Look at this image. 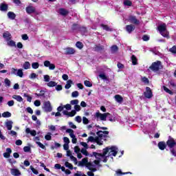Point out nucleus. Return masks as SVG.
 Instances as JSON below:
<instances>
[{
  "instance_id": "nucleus-27",
  "label": "nucleus",
  "mask_w": 176,
  "mask_h": 176,
  "mask_svg": "<svg viewBox=\"0 0 176 176\" xmlns=\"http://www.w3.org/2000/svg\"><path fill=\"white\" fill-rule=\"evenodd\" d=\"M8 19H10V20H14V19H16V14H14L13 12H8Z\"/></svg>"
},
{
  "instance_id": "nucleus-44",
  "label": "nucleus",
  "mask_w": 176,
  "mask_h": 176,
  "mask_svg": "<svg viewBox=\"0 0 176 176\" xmlns=\"http://www.w3.org/2000/svg\"><path fill=\"white\" fill-rule=\"evenodd\" d=\"M107 118L110 122H115V116H112L111 113H109Z\"/></svg>"
},
{
  "instance_id": "nucleus-4",
  "label": "nucleus",
  "mask_w": 176,
  "mask_h": 176,
  "mask_svg": "<svg viewBox=\"0 0 176 176\" xmlns=\"http://www.w3.org/2000/svg\"><path fill=\"white\" fill-rule=\"evenodd\" d=\"M85 165H86V167H87L88 170H91L92 173H96V171H97V168L90 167L92 165L91 163L89 162V160L87 158H83L82 161L78 162L79 166H83Z\"/></svg>"
},
{
  "instance_id": "nucleus-37",
  "label": "nucleus",
  "mask_w": 176,
  "mask_h": 176,
  "mask_svg": "<svg viewBox=\"0 0 176 176\" xmlns=\"http://www.w3.org/2000/svg\"><path fill=\"white\" fill-rule=\"evenodd\" d=\"M101 138H100V137H96L94 138V142H96L98 144V145H102V143L100 142L101 141Z\"/></svg>"
},
{
  "instance_id": "nucleus-58",
  "label": "nucleus",
  "mask_w": 176,
  "mask_h": 176,
  "mask_svg": "<svg viewBox=\"0 0 176 176\" xmlns=\"http://www.w3.org/2000/svg\"><path fill=\"white\" fill-rule=\"evenodd\" d=\"M17 71H18L17 69H15V68L12 67L11 69V75H17Z\"/></svg>"
},
{
  "instance_id": "nucleus-30",
  "label": "nucleus",
  "mask_w": 176,
  "mask_h": 176,
  "mask_svg": "<svg viewBox=\"0 0 176 176\" xmlns=\"http://www.w3.org/2000/svg\"><path fill=\"white\" fill-rule=\"evenodd\" d=\"M80 25L77 23H73L72 25V31H79V27Z\"/></svg>"
},
{
  "instance_id": "nucleus-64",
  "label": "nucleus",
  "mask_w": 176,
  "mask_h": 176,
  "mask_svg": "<svg viewBox=\"0 0 176 176\" xmlns=\"http://www.w3.org/2000/svg\"><path fill=\"white\" fill-rule=\"evenodd\" d=\"M34 104L35 107H41V100H35Z\"/></svg>"
},
{
  "instance_id": "nucleus-26",
  "label": "nucleus",
  "mask_w": 176,
  "mask_h": 176,
  "mask_svg": "<svg viewBox=\"0 0 176 176\" xmlns=\"http://www.w3.org/2000/svg\"><path fill=\"white\" fill-rule=\"evenodd\" d=\"M78 32H81V34H86L87 32V28L85 26H79Z\"/></svg>"
},
{
  "instance_id": "nucleus-47",
  "label": "nucleus",
  "mask_w": 176,
  "mask_h": 176,
  "mask_svg": "<svg viewBox=\"0 0 176 176\" xmlns=\"http://www.w3.org/2000/svg\"><path fill=\"white\" fill-rule=\"evenodd\" d=\"M32 68L34 69H38L39 68V63H33L32 64Z\"/></svg>"
},
{
  "instance_id": "nucleus-8",
  "label": "nucleus",
  "mask_w": 176,
  "mask_h": 176,
  "mask_svg": "<svg viewBox=\"0 0 176 176\" xmlns=\"http://www.w3.org/2000/svg\"><path fill=\"white\" fill-rule=\"evenodd\" d=\"M108 115H109V113H101L99 111H98L95 113L94 116L95 118H97V119L100 118V120L105 121L107 120V118L108 117Z\"/></svg>"
},
{
  "instance_id": "nucleus-52",
  "label": "nucleus",
  "mask_w": 176,
  "mask_h": 176,
  "mask_svg": "<svg viewBox=\"0 0 176 176\" xmlns=\"http://www.w3.org/2000/svg\"><path fill=\"white\" fill-rule=\"evenodd\" d=\"M72 139V144H76L78 142V139H76V136L75 135H73V136H70Z\"/></svg>"
},
{
  "instance_id": "nucleus-39",
  "label": "nucleus",
  "mask_w": 176,
  "mask_h": 176,
  "mask_svg": "<svg viewBox=\"0 0 176 176\" xmlns=\"http://www.w3.org/2000/svg\"><path fill=\"white\" fill-rule=\"evenodd\" d=\"M2 116L3 118H10V116H12V113L9 111H5L2 113Z\"/></svg>"
},
{
  "instance_id": "nucleus-49",
  "label": "nucleus",
  "mask_w": 176,
  "mask_h": 176,
  "mask_svg": "<svg viewBox=\"0 0 176 176\" xmlns=\"http://www.w3.org/2000/svg\"><path fill=\"white\" fill-rule=\"evenodd\" d=\"M71 105H78L79 104V100L78 99H75L70 101Z\"/></svg>"
},
{
  "instance_id": "nucleus-42",
  "label": "nucleus",
  "mask_w": 176,
  "mask_h": 176,
  "mask_svg": "<svg viewBox=\"0 0 176 176\" xmlns=\"http://www.w3.org/2000/svg\"><path fill=\"white\" fill-rule=\"evenodd\" d=\"M45 139L47 141H52V133L49 132L47 135H45Z\"/></svg>"
},
{
  "instance_id": "nucleus-46",
  "label": "nucleus",
  "mask_w": 176,
  "mask_h": 176,
  "mask_svg": "<svg viewBox=\"0 0 176 176\" xmlns=\"http://www.w3.org/2000/svg\"><path fill=\"white\" fill-rule=\"evenodd\" d=\"M9 46H11V47H16V42L13 40H10L8 43Z\"/></svg>"
},
{
  "instance_id": "nucleus-22",
  "label": "nucleus",
  "mask_w": 176,
  "mask_h": 176,
  "mask_svg": "<svg viewBox=\"0 0 176 176\" xmlns=\"http://www.w3.org/2000/svg\"><path fill=\"white\" fill-rule=\"evenodd\" d=\"M59 13L60 14H61V16H67V14H68L69 12L65 10V8H60Z\"/></svg>"
},
{
  "instance_id": "nucleus-21",
  "label": "nucleus",
  "mask_w": 176,
  "mask_h": 176,
  "mask_svg": "<svg viewBox=\"0 0 176 176\" xmlns=\"http://www.w3.org/2000/svg\"><path fill=\"white\" fill-rule=\"evenodd\" d=\"M6 126L7 127L8 130H12V128L13 127V121L9 120L7 121L6 123Z\"/></svg>"
},
{
  "instance_id": "nucleus-55",
  "label": "nucleus",
  "mask_w": 176,
  "mask_h": 176,
  "mask_svg": "<svg viewBox=\"0 0 176 176\" xmlns=\"http://www.w3.org/2000/svg\"><path fill=\"white\" fill-rule=\"evenodd\" d=\"M23 151L26 153L31 152V147L30 146H25L23 147Z\"/></svg>"
},
{
  "instance_id": "nucleus-57",
  "label": "nucleus",
  "mask_w": 176,
  "mask_h": 176,
  "mask_svg": "<svg viewBox=\"0 0 176 176\" xmlns=\"http://www.w3.org/2000/svg\"><path fill=\"white\" fill-rule=\"evenodd\" d=\"M64 108H65V109H67L66 111H71V109H72V106H71L70 104H67L63 106Z\"/></svg>"
},
{
  "instance_id": "nucleus-10",
  "label": "nucleus",
  "mask_w": 176,
  "mask_h": 176,
  "mask_svg": "<svg viewBox=\"0 0 176 176\" xmlns=\"http://www.w3.org/2000/svg\"><path fill=\"white\" fill-rule=\"evenodd\" d=\"M144 96L146 98H152L153 97V92H152L151 87H146V91L144 92Z\"/></svg>"
},
{
  "instance_id": "nucleus-35",
  "label": "nucleus",
  "mask_w": 176,
  "mask_h": 176,
  "mask_svg": "<svg viewBox=\"0 0 176 176\" xmlns=\"http://www.w3.org/2000/svg\"><path fill=\"white\" fill-rule=\"evenodd\" d=\"M111 50L112 53H116V52H118V50H119V47H118V45H114L111 46Z\"/></svg>"
},
{
  "instance_id": "nucleus-24",
  "label": "nucleus",
  "mask_w": 176,
  "mask_h": 176,
  "mask_svg": "<svg viewBox=\"0 0 176 176\" xmlns=\"http://www.w3.org/2000/svg\"><path fill=\"white\" fill-rule=\"evenodd\" d=\"M72 85H74V81H72V80H67V83L65 85V89H71Z\"/></svg>"
},
{
  "instance_id": "nucleus-6",
  "label": "nucleus",
  "mask_w": 176,
  "mask_h": 176,
  "mask_svg": "<svg viewBox=\"0 0 176 176\" xmlns=\"http://www.w3.org/2000/svg\"><path fill=\"white\" fill-rule=\"evenodd\" d=\"M162 67V62L160 60H157L153 62L149 67V69L152 70L153 72H156L160 69Z\"/></svg>"
},
{
  "instance_id": "nucleus-45",
  "label": "nucleus",
  "mask_w": 176,
  "mask_h": 176,
  "mask_svg": "<svg viewBox=\"0 0 176 176\" xmlns=\"http://www.w3.org/2000/svg\"><path fill=\"white\" fill-rule=\"evenodd\" d=\"M66 133H68L70 135V137H74V135H75V134H74V130L71 129H67L66 130Z\"/></svg>"
},
{
  "instance_id": "nucleus-25",
  "label": "nucleus",
  "mask_w": 176,
  "mask_h": 176,
  "mask_svg": "<svg viewBox=\"0 0 176 176\" xmlns=\"http://www.w3.org/2000/svg\"><path fill=\"white\" fill-rule=\"evenodd\" d=\"M114 98L116 101H117V102H119L120 104H122V102H123V97H122V96L116 95Z\"/></svg>"
},
{
  "instance_id": "nucleus-31",
  "label": "nucleus",
  "mask_w": 176,
  "mask_h": 176,
  "mask_svg": "<svg viewBox=\"0 0 176 176\" xmlns=\"http://www.w3.org/2000/svg\"><path fill=\"white\" fill-rule=\"evenodd\" d=\"M16 76H19V78H23V76H24V72H23V69H19L17 70Z\"/></svg>"
},
{
  "instance_id": "nucleus-20",
  "label": "nucleus",
  "mask_w": 176,
  "mask_h": 176,
  "mask_svg": "<svg viewBox=\"0 0 176 176\" xmlns=\"http://www.w3.org/2000/svg\"><path fill=\"white\" fill-rule=\"evenodd\" d=\"M131 60L132 61L133 65H138V59L137 58V56L135 55H132L131 57Z\"/></svg>"
},
{
  "instance_id": "nucleus-56",
  "label": "nucleus",
  "mask_w": 176,
  "mask_h": 176,
  "mask_svg": "<svg viewBox=\"0 0 176 176\" xmlns=\"http://www.w3.org/2000/svg\"><path fill=\"white\" fill-rule=\"evenodd\" d=\"M100 27H102L104 31H109V26H108V25L101 24Z\"/></svg>"
},
{
  "instance_id": "nucleus-12",
  "label": "nucleus",
  "mask_w": 176,
  "mask_h": 176,
  "mask_svg": "<svg viewBox=\"0 0 176 176\" xmlns=\"http://www.w3.org/2000/svg\"><path fill=\"white\" fill-rule=\"evenodd\" d=\"M28 14H32V13H36V9L32 6H28L25 8Z\"/></svg>"
},
{
  "instance_id": "nucleus-19",
  "label": "nucleus",
  "mask_w": 176,
  "mask_h": 176,
  "mask_svg": "<svg viewBox=\"0 0 176 176\" xmlns=\"http://www.w3.org/2000/svg\"><path fill=\"white\" fill-rule=\"evenodd\" d=\"M25 133L26 134H30L32 137H35V135H36V131L35 130L31 131L30 128H26Z\"/></svg>"
},
{
  "instance_id": "nucleus-13",
  "label": "nucleus",
  "mask_w": 176,
  "mask_h": 176,
  "mask_svg": "<svg viewBox=\"0 0 176 176\" xmlns=\"http://www.w3.org/2000/svg\"><path fill=\"white\" fill-rule=\"evenodd\" d=\"M158 148L160 151H164L167 148V142L164 141L160 142L158 143Z\"/></svg>"
},
{
  "instance_id": "nucleus-2",
  "label": "nucleus",
  "mask_w": 176,
  "mask_h": 176,
  "mask_svg": "<svg viewBox=\"0 0 176 176\" xmlns=\"http://www.w3.org/2000/svg\"><path fill=\"white\" fill-rule=\"evenodd\" d=\"M166 146L169 148L170 152L173 156L176 157V141L174 140V138L168 136V140L166 141Z\"/></svg>"
},
{
  "instance_id": "nucleus-7",
  "label": "nucleus",
  "mask_w": 176,
  "mask_h": 176,
  "mask_svg": "<svg viewBox=\"0 0 176 176\" xmlns=\"http://www.w3.org/2000/svg\"><path fill=\"white\" fill-rule=\"evenodd\" d=\"M43 109L47 113L53 111V107H52V104L50 103V101H46L43 103Z\"/></svg>"
},
{
  "instance_id": "nucleus-15",
  "label": "nucleus",
  "mask_w": 176,
  "mask_h": 176,
  "mask_svg": "<svg viewBox=\"0 0 176 176\" xmlns=\"http://www.w3.org/2000/svg\"><path fill=\"white\" fill-rule=\"evenodd\" d=\"M134 30H135V25L131 24V25H127L126 26V31H127V32L129 34H131V32H133V31H134Z\"/></svg>"
},
{
  "instance_id": "nucleus-48",
  "label": "nucleus",
  "mask_w": 176,
  "mask_h": 176,
  "mask_svg": "<svg viewBox=\"0 0 176 176\" xmlns=\"http://www.w3.org/2000/svg\"><path fill=\"white\" fill-rule=\"evenodd\" d=\"M36 144L39 146V148H41V149H46V146L43 145L41 142H36Z\"/></svg>"
},
{
  "instance_id": "nucleus-59",
  "label": "nucleus",
  "mask_w": 176,
  "mask_h": 176,
  "mask_svg": "<svg viewBox=\"0 0 176 176\" xmlns=\"http://www.w3.org/2000/svg\"><path fill=\"white\" fill-rule=\"evenodd\" d=\"M99 78H101V79H102L103 80H107V79H108L104 74H99Z\"/></svg>"
},
{
  "instance_id": "nucleus-61",
  "label": "nucleus",
  "mask_w": 176,
  "mask_h": 176,
  "mask_svg": "<svg viewBox=\"0 0 176 176\" xmlns=\"http://www.w3.org/2000/svg\"><path fill=\"white\" fill-rule=\"evenodd\" d=\"M164 90L168 94H171V95L173 94V93L171 91V90L168 89V88H167L166 87H164Z\"/></svg>"
},
{
  "instance_id": "nucleus-43",
  "label": "nucleus",
  "mask_w": 176,
  "mask_h": 176,
  "mask_svg": "<svg viewBox=\"0 0 176 176\" xmlns=\"http://www.w3.org/2000/svg\"><path fill=\"white\" fill-rule=\"evenodd\" d=\"M76 46L78 47V49H83V43H82L80 41H78L76 43Z\"/></svg>"
},
{
  "instance_id": "nucleus-17",
  "label": "nucleus",
  "mask_w": 176,
  "mask_h": 176,
  "mask_svg": "<svg viewBox=\"0 0 176 176\" xmlns=\"http://www.w3.org/2000/svg\"><path fill=\"white\" fill-rule=\"evenodd\" d=\"M3 38L9 41L10 39H12V34L9 32H6L3 34Z\"/></svg>"
},
{
  "instance_id": "nucleus-53",
  "label": "nucleus",
  "mask_w": 176,
  "mask_h": 176,
  "mask_svg": "<svg viewBox=\"0 0 176 176\" xmlns=\"http://www.w3.org/2000/svg\"><path fill=\"white\" fill-rule=\"evenodd\" d=\"M169 52H170V53H173V54H176V46L173 45V47L169 49Z\"/></svg>"
},
{
  "instance_id": "nucleus-29",
  "label": "nucleus",
  "mask_w": 176,
  "mask_h": 176,
  "mask_svg": "<svg viewBox=\"0 0 176 176\" xmlns=\"http://www.w3.org/2000/svg\"><path fill=\"white\" fill-rule=\"evenodd\" d=\"M116 174H117V175H126L127 174H131V172L123 173V172H122V170L118 169L116 171Z\"/></svg>"
},
{
  "instance_id": "nucleus-54",
  "label": "nucleus",
  "mask_w": 176,
  "mask_h": 176,
  "mask_svg": "<svg viewBox=\"0 0 176 176\" xmlns=\"http://www.w3.org/2000/svg\"><path fill=\"white\" fill-rule=\"evenodd\" d=\"M80 152L81 153H82V155H85V156H89V152H87V150H86V148H82Z\"/></svg>"
},
{
  "instance_id": "nucleus-5",
  "label": "nucleus",
  "mask_w": 176,
  "mask_h": 176,
  "mask_svg": "<svg viewBox=\"0 0 176 176\" xmlns=\"http://www.w3.org/2000/svg\"><path fill=\"white\" fill-rule=\"evenodd\" d=\"M74 109L75 110H72L71 112H68V111L65 110L63 111V115L68 116V118H74V116L76 115V112H79V111H80V106L79 104H76L74 106Z\"/></svg>"
},
{
  "instance_id": "nucleus-16",
  "label": "nucleus",
  "mask_w": 176,
  "mask_h": 176,
  "mask_svg": "<svg viewBox=\"0 0 176 176\" xmlns=\"http://www.w3.org/2000/svg\"><path fill=\"white\" fill-rule=\"evenodd\" d=\"M93 50L94 52H102L104 50V45H100V44L96 45Z\"/></svg>"
},
{
  "instance_id": "nucleus-34",
  "label": "nucleus",
  "mask_w": 176,
  "mask_h": 176,
  "mask_svg": "<svg viewBox=\"0 0 176 176\" xmlns=\"http://www.w3.org/2000/svg\"><path fill=\"white\" fill-rule=\"evenodd\" d=\"M47 86H48V87H54L57 86V82L54 81H50L48 83H47Z\"/></svg>"
},
{
  "instance_id": "nucleus-9",
  "label": "nucleus",
  "mask_w": 176,
  "mask_h": 176,
  "mask_svg": "<svg viewBox=\"0 0 176 176\" xmlns=\"http://www.w3.org/2000/svg\"><path fill=\"white\" fill-rule=\"evenodd\" d=\"M108 134H109V131H98L96 132V135L100 140L108 138Z\"/></svg>"
},
{
  "instance_id": "nucleus-1",
  "label": "nucleus",
  "mask_w": 176,
  "mask_h": 176,
  "mask_svg": "<svg viewBox=\"0 0 176 176\" xmlns=\"http://www.w3.org/2000/svg\"><path fill=\"white\" fill-rule=\"evenodd\" d=\"M109 153V156H116L118 155V148L115 146H112L111 147H106L105 148H103V153H98L97 152H93L92 155L96 157V159H98L99 156L100 157H105L107 156V154Z\"/></svg>"
},
{
  "instance_id": "nucleus-40",
  "label": "nucleus",
  "mask_w": 176,
  "mask_h": 176,
  "mask_svg": "<svg viewBox=\"0 0 176 176\" xmlns=\"http://www.w3.org/2000/svg\"><path fill=\"white\" fill-rule=\"evenodd\" d=\"M30 167L33 174H35V175H38L39 174V172L38 171V170L35 169L34 166H30Z\"/></svg>"
},
{
  "instance_id": "nucleus-62",
  "label": "nucleus",
  "mask_w": 176,
  "mask_h": 176,
  "mask_svg": "<svg viewBox=\"0 0 176 176\" xmlns=\"http://www.w3.org/2000/svg\"><path fill=\"white\" fill-rule=\"evenodd\" d=\"M142 39L144 42H148V41H149V37L148 35L146 34H144L143 36H142Z\"/></svg>"
},
{
  "instance_id": "nucleus-28",
  "label": "nucleus",
  "mask_w": 176,
  "mask_h": 176,
  "mask_svg": "<svg viewBox=\"0 0 176 176\" xmlns=\"http://www.w3.org/2000/svg\"><path fill=\"white\" fill-rule=\"evenodd\" d=\"M8 4L6 3H1L0 6V10L1 12H6V10H8Z\"/></svg>"
},
{
  "instance_id": "nucleus-51",
  "label": "nucleus",
  "mask_w": 176,
  "mask_h": 176,
  "mask_svg": "<svg viewBox=\"0 0 176 176\" xmlns=\"http://www.w3.org/2000/svg\"><path fill=\"white\" fill-rule=\"evenodd\" d=\"M79 96V92L78 91H74L72 93V97L74 98Z\"/></svg>"
},
{
  "instance_id": "nucleus-11",
  "label": "nucleus",
  "mask_w": 176,
  "mask_h": 176,
  "mask_svg": "<svg viewBox=\"0 0 176 176\" xmlns=\"http://www.w3.org/2000/svg\"><path fill=\"white\" fill-rule=\"evenodd\" d=\"M128 20L131 23V24H135V25H140V20H138L137 16H135L130 15Z\"/></svg>"
},
{
  "instance_id": "nucleus-32",
  "label": "nucleus",
  "mask_w": 176,
  "mask_h": 176,
  "mask_svg": "<svg viewBox=\"0 0 176 176\" xmlns=\"http://www.w3.org/2000/svg\"><path fill=\"white\" fill-rule=\"evenodd\" d=\"M23 68L25 69H30V68H31V63L28 61L25 62L23 63Z\"/></svg>"
},
{
  "instance_id": "nucleus-41",
  "label": "nucleus",
  "mask_w": 176,
  "mask_h": 176,
  "mask_svg": "<svg viewBox=\"0 0 176 176\" xmlns=\"http://www.w3.org/2000/svg\"><path fill=\"white\" fill-rule=\"evenodd\" d=\"M84 85L87 87H93V84L91 82H90V81H89V80L84 81Z\"/></svg>"
},
{
  "instance_id": "nucleus-63",
  "label": "nucleus",
  "mask_w": 176,
  "mask_h": 176,
  "mask_svg": "<svg viewBox=\"0 0 176 176\" xmlns=\"http://www.w3.org/2000/svg\"><path fill=\"white\" fill-rule=\"evenodd\" d=\"M74 152H75V153H80V148H79V146H76L74 147Z\"/></svg>"
},
{
  "instance_id": "nucleus-36",
  "label": "nucleus",
  "mask_w": 176,
  "mask_h": 176,
  "mask_svg": "<svg viewBox=\"0 0 176 176\" xmlns=\"http://www.w3.org/2000/svg\"><path fill=\"white\" fill-rule=\"evenodd\" d=\"M46 93V91H45L44 90H41L40 91V94H34L35 96H36V97H45V94Z\"/></svg>"
},
{
  "instance_id": "nucleus-14",
  "label": "nucleus",
  "mask_w": 176,
  "mask_h": 176,
  "mask_svg": "<svg viewBox=\"0 0 176 176\" xmlns=\"http://www.w3.org/2000/svg\"><path fill=\"white\" fill-rule=\"evenodd\" d=\"M75 49L72 47H67L65 49V54L71 55V54H75Z\"/></svg>"
},
{
  "instance_id": "nucleus-18",
  "label": "nucleus",
  "mask_w": 176,
  "mask_h": 176,
  "mask_svg": "<svg viewBox=\"0 0 176 176\" xmlns=\"http://www.w3.org/2000/svg\"><path fill=\"white\" fill-rule=\"evenodd\" d=\"M11 174H12V175H14V176L21 175V173L17 168H12L11 169Z\"/></svg>"
},
{
  "instance_id": "nucleus-3",
  "label": "nucleus",
  "mask_w": 176,
  "mask_h": 176,
  "mask_svg": "<svg viewBox=\"0 0 176 176\" xmlns=\"http://www.w3.org/2000/svg\"><path fill=\"white\" fill-rule=\"evenodd\" d=\"M157 30L160 34L164 36V38H170L169 33L167 31V25L163 23L157 27Z\"/></svg>"
},
{
  "instance_id": "nucleus-23",
  "label": "nucleus",
  "mask_w": 176,
  "mask_h": 176,
  "mask_svg": "<svg viewBox=\"0 0 176 176\" xmlns=\"http://www.w3.org/2000/svg\"><path fill=\"white\" fill-rule=\"evenodd\" d=\"M12 98L18 101V102H23V98L19 95H13Z\"/></svg>"
},
{
  "instance_id": "nucleus-38",
  "label": "nucleus",
  "mask_w": 176,
  "mask_h": 176,
  "mask_svg": "<svg viewBox=\"0 0 176 176\" xmlns=\"http://www.w3.org/2000/svg\"><path fill=\"white\" fill-rule=\"evenodd\" d=\"M65 167H67V168H69V170H74V166L68 162L65 163Z\"/></svg>"
},
{
  "instance_id": "nucleus-50",
  "label": "nucleus",
  "mask_w": 176,
  "mask_h": 176,
  "mask_svg": "<svg viewBox=\"0 0 176 176\" xmlns=\"http://www.w3.org/2000/svg\"><path fill=\"white\" fill-rule=\"evenodd\" d=\"M4 82L6 87H10V80H9L8 78H6L4 80Z\"/></svg>"
},
{
  "instance_id": "nucleus-33",
  "label": "nucleus",
  "mask_w": 176,
  "mask_h": 176,
  "mask_svg": "<svg viewBox=\"0 0 176 176\" xmlns=\"http://www.w3.org/2000/svg\"><path fill=\"white\" fill-rule=\"evenodd\" d=\"M123 5L124 6H133V2L130 0H124Z\"/></svg>"
},
{
  "instance_id": "nucleus-60",
  "label": "nucleus",
  "mask_w": 176,
  "mask_h": 176,
  "mask_svg": "<svg viewBox=\"0 0 176 176\" xmlns=\"http://www.w3.org/2000/svg\"><path fill=\"white\" fill-rule=\"evenodd\" d=\"M82 123L83 124H89V119L86 117L82 118Z\"/></svg>"
}]
</instances>
